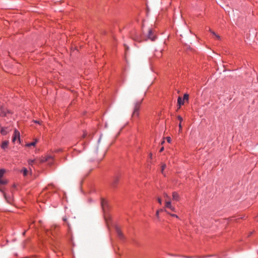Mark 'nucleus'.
Wrapping results in <instances>:
<instances>
[{"label":"nucleus","mask_w":258,"mask_h":258,"mask_svg":"<svg viewBox=\"0 0 258 258\" xmlns=\"http://www.w3.org/2000/svg\"><path fill=\"white\" fill-rule=\"evenodd\" d=\"M13 113L5 107L0 105V116H5L8 118L12 117Z\"/></svg>","instance_id":"f257e3e1"},{"label":"nucleus","mask_w":258,"mask_h":258,"mask_svg":"<svg viewBox=\"0 0 258 258\" xmlns=\"http://www.w3.org/2000/svg\"><path fill=\"white\" fill-rule=\"evenodd\" d=\"M132 37L135 41L138 42L147 40L146 37L140 32H135L134 35H132Z\"/></svg>","instance_id":"f03ea898"},{"label":"nucleus","mask_w":258,"mask_h":258,"mask_svg":"<svg viewBox=\"0 0 258 258\" xmlns=\"http://www.w3.org/2000/svg\"><path fill=\"white\" fill-rule=\"evenodd\" d=\"M142 100L137 101L134 106V111L133 112V116L138 117L139 115V110L140 109Z\"/></svg>","instance_id":"7ed1b4c3"},{"label":"nucleus","mask_w":258,"mask_h":258,"mask_svg":"<svg viewBox=\"0 0 258 258\" xmlns=\"http://www.w3.org/2000/svg\"><path fill=\"white\" fill-rule=\"evenodd\" d=\"M17 140H18L19 143H20V132L17 130L15 129L13 136L12 142L15 143Z\"/></svg>","instance_id":"20e7f679"},{"label":"nucleus","mask_w":258,"mask_h":258,"mask_svg":"<svg viewBox=\"0 0 258 258\" xmlns=\"http://www.w3.org/2000/svg\"><path fill=\"white\" fill-rule=\"evenodd\" d=\"M120 177L121 174L120 173H117L115 175L114 177H113L112 181V184L113 186H115L117 184L120 179Z\"/></svg>","instance_id":"39448f33"},{"label":"nucleus","mask_w":258,"mask_h":258,"mask_svg":"<svg viewBox=\"0 0 258 258\" xmlns=\"http://www.w3.org/2000/svg\"><path fill=\"white\" fill-rule=\"evenodd\" d=\"M49 160H52V158L50 156L47 155L44 157H42L39 160V163H43V162L48 161Z\"/></svg>","instance_id":"423d86ee"},{"label":"nucleus","mask_w":258,"mask_h":258,"mask_svg":"<svg viewBox=\"0 0 258 258\" xmlns=\"http://www.w3.org/2000/svg\"><path fill=\"white\" fill-rule=\"evenodd\" d=\"M146 38L147 39H150L152 41H154L156 38V36L153 34L152 30L151 29L148 31V37Z\"/></svg>","instance_id":"0eeeda50"},{"label":"nucleus","mask_w":258,"mask_h":258,"mask_svg":"<svg viewBox=\"0 0 258 258\" xmlns=\"http://www.w3.org/2000/svg\"><path fill=\"white\" fill-rule=\"evenodd\" d=\"M165 208H166L170 210L171 211H172L173 212L175 211V209L174 207L172 206L171 202L169 201H166L165 202Z\"/></svg>","instance_id":"6e6552de"},{"label":"nucleus","mask_w":258,"mask_h":258,"mask_svg":"<svg viewBox=\"0 0 258 258\" xmlns=\"http://www.w3.org/2000/svg\"><path fill=\"white\" fill-rule=\"evenodd\" d=\"M115 231H116V232L117 233V234L118 237L121 239H123V235L121 231V229H120V228L119 227H118V226L115 227Z\"/></svg>","instance_id":"1a4fd4ad"},{"label":"nucleus","mask_w":258,"mask_h":258,"mask_svg":"<svg viewBox=\"0 0 258 258\" xmlns=\"http://www.w3.org/2000/svg\"><path fill=\"white\" fill-rule=\"evenodd\" d=\"M172 200L175 201H179L180 197L177 192L174 191L172 192Z\"/></svg>","instance_id":"9d476101"},{"label":"nucleus","mask_w":258,"mask_h":258,"mask_svg":"<svg viewBox=\"0 0 258 258\" xmlns=\"http://www.w3.org/2000/svg\"><path fill=\"white\" fill-rule=\"evenodd\" d=\"M101 203L102 209L105 211L106 209L107 208V202L105 200L102 199Z\"/></svg>","instance_id":"9b49d317"},{"label":"nucleus","mask_w":258,"mask_h":258,"mask_svg":"<svg viewBox=\"0 0 258 258\" xmlns=\"http://www.w3.org/2000/svg\"><path fill=\"white\" fill-rule=\"evenodd\" d=\"M9 143V142L8 141H3L1 144V148L5 150L6 148H7Z\"/></svg>","instance_id":"f8f14e48"},{"label":"nucleus","mask_w":258,"mask_h":258,"mask_svg":"<svg viewBox=\"0 0 258 258\" xmlns=\"http://www.w3.org/2000/svg\"><path fill=\"white\" fill-rule=\"evenodd\" d=\"M177 103L179 105V108H180L181 105L184 104V101L182 100L181 97H178L177 99Z\"/></svg>","instance_id":"ddd939ff"},{"label":"nucleus","mask_w":258,"mask_h":258,"mask_svg":"<svg viewBox=\"0 0 258 258\" xmlns=\"http://www.w3.org/2000/svg\"><path fill=\"white\" fill-rule=\"evenodd\" d=\"M8 133L7 127H2L1 129V133L3 135H6Z\"/></svg>","instance_id":"4468645a"},{"label":"nucleus","mask_w":258,"mask_h":258,"mask_svg":"<svg viewBox=\"0 0 258 258\" xmlns=\"http://www.w3.org/2000/svg\"><path fill=\"white\" fill-rule=\"evenodd\" d=\"M209 31L216 37L217 40L220 39V36L212 31L210 28L209 29Z\"/></svg>","instance_id":"2eb2a0df"},{"label":"nucleus","mask_w":258,"mask_h":258,"mask_svg":"<svg viewBox=\"0 0 258 258\" xmlns=\"http://www.w3.org/2000/svg\"><path fill=\"white\" fill-rule=\"evenodd\" d=\"M36 143H37V140H35L34 142L27 144L26 146H27V147L34 146L36 145Z\"/></svg>","instance_id":"dca6fc26"},{"label":"nucleus","mask_w":258,"mask_h":258,"mask_svg":"<svg viewBox=\"0 0 258 258\" xmlns=\"http://www.w3.org/2000/svg\"><path fill=\"white\" fill-rule=\"evenodd\" d=\"M37 162L36 159L34 160H28V164L30 165H32L34 163H35Z\"/></svg>","instance_id":"f3484780"},{"label":"nucleus","mask_w":258,"mask_h":258,"mask_svg":"<svg viewBox=\"0 0 258 258\" xmlns=\"http://www.w3.org/2000/svg\"><path fill=\"white\" fill-rule=\"evenodd\" d=\"M21 172L23 173L24 176H26L27 175L28 170L26 168H23Z\"/></svg>","instance_id":"a211bd4d"},{"label":"nucleus","mask_w":258,"mask_h":258,"mask_svg":"<svg viewBox=\"0 0 258 258\" xmlns=\"http://www.w3.org/2000/svg\"><path fill=\"white\" fill-rule=\"evenodd\" d=\"M188 97H189V96L187 94H184V95H183V97L182 99V100L184 101L185 100L186 101H188Z\"/></svg>","instance_id":"6ab92c4d"},{"label":"nucleus","mask_w":258,"mask_h":258,"mask_svg":"<svg viewBox=\"0 0 258 258\" xmlns=\"http://www.w3.org/2000/svg\"><path fill=\"white\" fill-rule=\"evenodd\" d=\"M5 172V170L3 169H0V178H3V176Z\"/></svg>","instance_id":"aec40b11"},{"label":"nucleus","mask_w":258,"mask_h":258,"mask_svg":"<svg viewBox=\"0 0 258 258\" xmlns=\"http://www.w3.org/2000/svg\"><path fill=\"white\" fill-rule=\"evenodd\" d=\"M166 168V165L165 164H163L161 166V173L164 174V170Z\"/></svg>","instance_id":"412c9836"},{"label":"nucleus","mask_w":258,"mask_h":258,"mask_svg":"<svg viewBox=\"0 0 258 258\" xmlns=\"http://www.w3.org/2000/svg\"><path fill=\"white\" fill-rule=\"evenodd\" d=\"M7 183L6 181L0 178V184H5Z\"/></svg>","instance_id":"4be33fe9"},{"label":"nucleus","mask_w":258,"mask_h":258,"mask_svg":"<svg viewBox=\"0 0 258 258\" xmlns=\"http://www.w3.org/2000/svg\"><path fill=\"white\" fill-rule=\"evenodd\" d=\"M166 212L168 214H170L172 217H176V218H178V216H177V215H176V214H170V213H169L168 212H167V211H166Z\"/></svg>","instance_id":"5701e85b"},{"label":"nucleus","mask_w":258,"mask_h":258,"mask_svg":"<svg viewBox=\"0 0 258 258\" xmlns=\"http://www.w3.org/2000/svg\"><path fill=\"white\" fill-rule=\"evenodd\" d=\"M177 119L179 120L180 122H181L183 120L182 117L180 115L177 116Z\"/></svg>","instance_id":"b1692460"},{"label":"nucleus","mask_w":258,"mask_h":258,"mask_svg":"<svg viewBox=\"0 0 258 258\" xmlns=\"http://www.w3.org/2000/svg\"><path fill=\"white\" fill-rule=\"evenodd\" d=\"M179 132H181L182 131V125H181V122H179Z\"/></svg>","instance_id":"393cba45"},{"label":"nucleus","mask_w":258,"mask_h":258,"mask_svg":"<svg viewBox=\"0 0 258 258\" xmlns=\"http://www.w3.org/2000/svg\"><path fill=\"white\" fill-rule=\"evenodd\" d=\"M167 141L168 142V143H170L171 142V138L169 137H167Z\"/></svg>","instance_id":"a878e982"},{"label":"nucleus","mask_w":258,"mask_h":258,"mask_svg":"<svg viewBox=\"0 0 258 258\" xmlns=\"http://www.w3.org/2000/svg\"><path fill=\"white\" fill-rule=\"evenodd\" d=\"M160 211H162V210L161 209V210H157V211L156 213V216H157V217H159V212H160Z\"/></svg>","instance_id":"bb28decb"},{"label":"nucleus","mask_w":258,"mask_h":258,"mask_svg":"<svg viewBox=\"0 0 258 258\" xmlns=\"http://www.w3.org/2000/svg\"><path fill=\"white\" fill-rule=\"evenodd\" d=\"M158 203L160 204H162V200L161 199V198H158Z\"/></svg>","instance_id":"cd10ccee"},{"label":"nucleus","mask_w":258,"mask_h":258,"mask_svg":"<svg viewBox=\"0 0 258 258\" xmlns=\"http://www.w3.org/2000/svg\"><path fill=\"white\" fill-rule=\"evenodd\" d=\"M34 122L38 124H40V121L38 120H34Z\"/></svg>","instance_id":"c85d7f7f"},{"label":"nucleus","mask_w":258,"mask_h":258,"mask_svg":"<svg viewBox=\"0 0 258 258\" xmlns=\"http://www.w3.org/2000/svg\"><path fill=\"white\" fill-rule=\"evenodd\" d=\"M86 135H87V133L84 132L83 134V137L85 138L86 136Z\"/></svg>","instance_id":"c756f323"},{"label":"nucleus","mask_w":258,"mask_h":258,"mask_svg":"<svg viewBox=\"0 0 258 258\" xmlns=\"http://www.w3.org/2000/svg\"><path fill=\"white\" fill-rule=\"evenodd\" d=\"M164 150V147H162L160 150V152H162Z\"/></svg>","instance_id":"7c9ffc66"},{"label":"nucleus","mask_w":258,"mask_h":258,"mask_svg":"<svg viewBox=\"0 0 258 258\" xmlns=\"http://www.w3.org/2000/svg\"><path fill=\"white\" fill-rule=\"evenodd\" d=\"M63 220L64 221H67V218H63Z\"/></svg>","instance_id":"2f4dec72"},{"label":"nucleus","mask_w":258,"mask_h":258,"mask_svg":"<svg viewBox=\"0 0 258 258\" xmlns=\"http://www.w3.org/2000/svg\"><path fill=\"white\" fill-rule=\"evenodd\" d=\"M149 155H150V157L151 158H152V153H150Z\"/></svg>","instance_id":"473e14b6"},{"label":"nucleus","mask_w":258,"mask_h":258,"mask_svg":"<svg viewBox=\"0 0 258 258\" xmlns=\"http://www.w3.org/2000/svg\"><path fill=\"white\" fill-rule=\"evenodd\" d=\"M164 195H165V197H167V198H169V197H168V196H167V194H165Z\"/></svg>","instance_id":"72a5a7b5"},{"label":"nucleus","mask_w":258,"mask_h":258,"mask_svg":"<svg viewBox=\"0 0 258 258\" xmlns=\"http://www.w3.org/2000/svg\"><path fill=\"white\" fill-rule=\"evenodd\" d=\"M25 233H26V231H24V232L23 233V235H25Z\"/></svg>","instance_id":"f704fd0d"}]
</instances>
